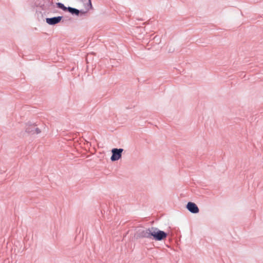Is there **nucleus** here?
Returning <instances> with one entry per match:
<instances>
[{"label":"nucleus","mask_w":263,"mask_h":263,"mask_svg":"<svg viewBox=\"0 0 263 263\" xmlns=\"http://www.w3.org/2000/svg\"><path fill=\"white\" fill-rule=\"evenodd\" d=\"M141 236L142 237L151 238L157 241H161L166 238L167 234L157 228L151 227L143 230L141 232Z\"/></svg>","instance_id":"nucleus-1"},{"label":"nucleus","mask_w":263,"mask_h":263,"mask_svg":"<svg viewBox=\"0 0 263 263\" xmlns=\"http://www.w3.org/2000/svg\"><path fill=\"white\" fill-rule=\"evenodd\" d=\"M56 5L59 8L62 9L64 11H68L71 14H74L77 15H78L79 14V10L77 9L73 8L71 7L67 8L63 4L61 3H57Z\"/></svg>","instance_id":"nucleus-2"},{"label":"nucleus","mask_w":263,"mask_h":263,"mask_svg":"<svg viewBox=\"0 0 263 263\" xmlns=\"http://www.w3.org/2000/svg\"><path fill=\"white\" fill-rule=\"evenodd\" d=\"M123 149L114 148L112 149V155L111 157L112 161H116L119 160L121 157V153L123 152Z\"/></svg>","instance_id":"nucleus-3"},{"label":"nucleus","mask_w":263,"mask_h":263,"mask_svg":"<svg viewBox=\"0 0 263 263\" xmlns=\"http://www.w3.org/2000/svg\"><path fill=\"white\" fill-rule=\"evenodd\" d=\"M186 208L187 210L193 213H197L199 210L196 204L193 202H189L187 204Z\"/></svg>","instance_id":"nucleus-4"},{"label":"nucleus","mask_w":263,"mask_h":263,"mask_svg":"<svg viewBox=\"0 0 263 263\" xmlns=\"http://www.w3.org/2000/svg\"><path fill=\"white\" fill-rule=\"evenodd\" d=\"M62 18V16H57V17H52V18H47L46 19V22L47 24H48L49 25H53L57 24L59 23V22H60Z\"/></svg>","instance_id":"nucleus-5"},{"label":"nucleus","mask_w":263,"mask_h":263,"mask_svg":"<svg viewBox=\"0 0 263 263\" xmlns=\"http://www.w3.org/2000/svg\"><path fill=\"white\" fill-rule=\"evenodd\" d=\"M33 128H35V126L34 125L30 124L28 125L26 128V132L29 133H34ZM35 131L36 133H40L41 132L40 130L37 128H35Z\"/></svg>","instance_id":"nucleus-6"}]
</instances>
